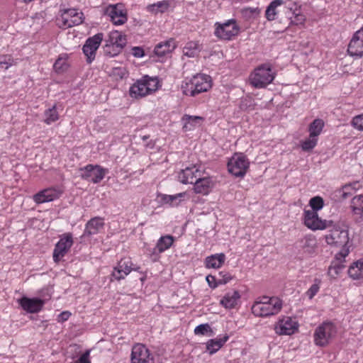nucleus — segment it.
I'll return each mask as SVG.
<instances>
[{
    "label": "nucleus",
    "mask_w": 363,
    "mask_h": 363,
    "mask_svg": "<svg viewBox=\"0 0 363 363\" xmlns=\"http://www.w3.org/2000/svg\"><path fill=\"white\" fill-rule=\"evenodd\" d=\"M283 301L277 296H264L258 298L252 306V313L257 317L276 315L281 311Z\"/></svg>",
    "instance_id": "nucleus-1"
},
{
    "label": "nucleus",
    "mask_w": 363,
    "mask_h": 363,
    "mask_svg": "<svg viewBox=\"0 0 363 363\" xmlns=\"http://www.w3.org/2000/svg\"><path fill=\"white\" fill-rule=\"evenodd\" d=\"M212 87V79L209 75L197 74L186 78L182 83L181 90L184 95L195 96L208 91Z\"/></svg>",
    "instance_id": "nucleus-2"
},
{
    "label": "nucleus",
    "mask_w": 363,
    "mask_h": 363,
    "mask_svg": "<svg viewBox=\"0 0 363 363\" xmlns=\"http://www.w3.org/2000/svg\"><path fill=\"white\" fill-rule=\"evenodd\" d=\"M337 333L336 325L332 321H325L320 324L313 333L315 345L325 347L335 337Z\"/></svg>",
    "instance_id": "nucleus-3"
},
{
    "label": "nucleus",
    "mask_w": 363,
    "mask_h": 363,
    "mask_svg": "<svg viewBox=\"0 0 363 363\" xmlns=\"http://www.w3.org/2000/svg\"><path fill=\"white\" fill-rule=\"evenodd\" d=\"M274 77L275 74L271 67L268 65H262L251 73L249 80L253 87L262 89L271 84Z\"/></svg>",
    "instance_id": "nucleus-4"
},
{
    "label": "nucleus",
    "mask_w": 363,
    "mask_h": 363,
    "mask_svg": "<svg viewBox=\"0 0 363 363\" xmlns=\"http://www.w3.org/2000/svg\"><path fill=\"white\" fill-rule=\"evenodd\" d=\"M214 35L220 40H230L240 33V28L235 19L223 23L216 22L214 25Z\"/></svg>",
    "instance_id": "nucleus-5"
},
{
    "label": "nucleus",
    "mask_w": 363,
    "mask_h": 363,
    "mask_svg": "<svg viewBox=\"0 0 363 363\" xmlns=\"http://www.w3.org/2000/svg\"><path fill=\"white\" fill-rule=\"evenodd\" d=\"M303 223L313 231L323 230L332 226L331 220H323L318 216V212L315 211L304 210L303 213Z\"/></svg>",
    "instance_id": "nucleus-6"
},
{
    "label": "nucleus",
    "mask_w": 363,
    "mask_h": 363,
    "mask_svg": "<svg viewBox=\"0 0 363 363\" xmlns=\"http://www.w3.org/2000/svg\"><path fill=\"white\" fill-rule=\"evenodd\" d=\"M250 162L242 153H235L228 162L230 173L235 177H243L249 168Z\"/></svg>",
    "instance_id": "nucleus-7"
},
{
    "label": "nucleus",
    "mask_w": 363,
    "mask_h": 363,
    "mask_svg": "<svg viewBox=\"0 0 363 363\" xmlns=\"http://www.w3.org/2000/svg\"><path fill=\"white\" fill-rule=\"evenodd\" d=\"M299 324L295 317L281 316L274 325V331L279 335H291L298 330Z\"/></svg>",
    "instance_id": "nucleus-8"
},
{
    "label": "nucleus",
    "mask_w": 363,
    "mask_h": 363,
    "mask_svg": "<svg viewBox=\"0 0 363 363\" xmlns=\"http://www.w3.org/2000/svg\"><path fill=\"white\" fill-rule=\"evenodd\" d=\"M80 177L82 179L98 184L101 182L105 175L108 172L107 169L103 168L100 165L87 164L86 166L80 168Z\"/></svg>",
    "instance_id": "nucleus-9"
},
{
    "label": "nucleus",
    "mask_w": 363,
    "mask_h": 363,
    "mask_svg": "<svg viewBox=\"0 0 363 363\" xmlns=\"http://www.w3.org/2000/svg\"><path fill=\"white\" fill-rule=\"evenodd\" d=\"M162 86L157 77L145 75L138 80V96H145L155 93Z\"/></svg>",
    "instance_id": "nucleus-10"
},
{
    "label": "nucleus",
    "mask_w": 363,
    "mask_h": 363,
    "mask_svg": "<svg viewBox=\"0 0 363 363\" xmlns=\"http://www.w3.org/2000/svg\"><path fill=\"white\" fill-rule=\"evenodd\" d=\"M325 242L330 245L340 247L347 245L349 235L347 230L338 225H335L325 235Z\"/></svg>",
    "instance_id": "nucleus-11"
},
{
    "label": "nucleus",
    "mask_w": 363,
    "mask_h": 363,
    "mask_svg": "<svg viewBox=\"0 0 363 363\" xmlns=\"http://www.w3.org/2000/svg\"><path fill=\"white\" fill-rule=\"evenodd\" d=\"M73 239L71 233H65L55 246L52 258L55 263H58L69 251L73 245Z\"/></svg>",
    "instance_id": "nucleus-12"
},
{
    "label": "nucleus",
    "mask_w": 363,
    "mask_h": 363,
    "mask_svg": "<svg viewBox=\"0 0 363 363\" xmlns=\"http://www.w3.org/2000/svg\"><path fill=\"white\" fill-rule=\"evenodd\" d=\"M204 172L201 165L194 164L182 169L178 174V179L184 184H194L201 177H203Z\"/></svg>",
    "instance_id": "nucleus-13"
},
{
    "label": "nucleus",
    "mask_w": 363,
    "mask_h": 363,
    "mask_svg": "<svg viewBox=\"0 0 363 363\" xmlns=\"http://www.w3.org/2000/svg\"><path fill=\"white\" fill-rule=\"evenodd\" d=\"M104 14L116 26L123 25L127 21V12L121 4H111L105 9Z\"/></svg>",
    "instance_id": "nucleus-14"
},
{
    "label": "nucleus",
    "mask_w": 363,
    "mask_h": 363,
    "mask_svg": "<svg viewBox=\"0 0 363 363\" xmlns=\"http://www.w3.org/2000/svg\"><path fill=\"white\" fill-rule=\"evenodd\" d=\"M83 13L74 9L65 10L58 19L60 27L67 28L81 24Z\"/></svg>",
    "instance_id": "nucleus-15"
},
{
    "label": "nucleus",
    "mask_w": 363,
    "mask_h": 363,
    "mask_svg": "<svg viewBox=\"0 0 363 363\" xmlns=\"http://www.w3.org/2000/svg\"><path fill=\"white\" fill-rule=\"evenodd\" d=\"M103 40V33H97L89 38L83 45L82 50L86 57V62L90 64L96 57V52Z\"/></svg>",
    "instance_id": "nucleus-16"
},
{
    "label": "nucleus",
    "mask_w": 363,
    "mask_h": 363,
    "mask_svg": "<svg viewBox=\"0 0 363 363\" xmlns=\"http://www.w3.org/2000/svg\"><path fill=\"white\" fill-rule=\"evenodd\" d=\"M347 52L350 56L357 58L363 56V26L352 35L348 45Z\"/></svg>",
    "instance_id": "nucleus-17"
},
{
    "label": "nucleus",
    "mask_w": 363,
    "mask_h": 363,
    "mask_svg": "<svg viewBox=\"0 0 363 363\" xmlns=\"http://www.w3.org/2000/svg\"><path fill=\"white\" fill-rule=\"evenodd\" d=\"M62 192V190L58 187L48 188L35 194L33 199L36 203H43L58 199Z\"/></svg>",
    "instance_id": "nucleus-18"
},
{
    "label": "nucleus",
    "mask_w": 363,
    "mask_h": 363,
    "mask_svg": "<svg viewBox=\"0 0 363 363\" xmlns=\"http://www.w3.org/2000/svg\"><path fill=\"white\" fill-rule=\"evenodd\" d=\"M21 308L29 313H36L40 311L45 304V301L39 298H28L23 296L18 300Z\"/></svg>",
    "instance_id": "nucleus-19"
},
{
    "label": "nucleus",
    "mask_w": 363,
    "mask_h": 363,
    "mask_svg": "<svg viewBox=\"0 0 363 363\" xmlns=\"http://www.w3.org/2000/svg\"><path fill=\"white\" fill-rule=\"evenodd\" d=\"M215 186L213 177L206 172L194 184V191L196 194L208 195Z\"/></svg>",
    "instance_id": "nucleus-20"
},
{
    "label": "nucleus",
    "mask_w": 363,
    "mask_h": 363,
    "mask_svg": "<svg viewBox=\"0 0 363 363\" xmlns=\"http://www.w3.org/2000/svg\"><path fill=\"white\" fill-rule=\"evenodd\" d=\"M106 42V51L108 52V49L111 47L113 51V55H116L125 45L126 39L120 32L114 30L110 33L108 39Z\"/></svg>",
    "instance_id": "nucleus-21"
},
{
    "label": "nucleus",
    "mask_w": 363,
    "mask_h": 363,
    "mask_svg": "<svg viewBox=\"0 0 363 363\" xmlns=\"http://www.w3.org/2000/svg\"><path fill=\"white\" fill-rule=\"evenodd\" d=\"M286 14L291 20V23L295 25H301L305 21V16L301 13V6L296 2L288 1L285 4Z\"/></svg>",
    "instance_id": "nucleus-22"
},
{
    "label": "nucleus",
    "mask_w": 363,
    "mask_h": 363,
    "mask_svg": "<svg viewBox=\"0 0 363 363\" xmlns=\"http://www.w3.org/2000/svg\"><path fill=\"white\" fill-rule=\"evenodd\" d=\"M160 203L162 205H168L169 206H177L182 201L189 199V194L186 192H182L174 195H167L160 194L157 196Z\"/></svg>",
    "instance_id": "nucleus-23"
},
{
    "label": "nucleus",
    "mask_w": 363,
    "mask_h": 363,
    "mask_svg": "<svg viewBox=\"0 0 363 363\" xmlns=\"http://www.w3.org/2000/svg\"><path fill=\"white\" fill-rule=\"evenodd\" d=\"M241 295L237 290L227 292L220 300V305L225 309L235 308L240 304Z\"/></svg>",
    "instance_id": "nucleus-24"
},
{
    "label": "nucleus",
    "mask_w": 363,
    "mask_h": 363,
    "mask_svg": "<svg viewBox=\"0 0 363 363\" xmlns=\"http://www.w3.org/2000/svg\"><path fill=\"white\" fill-rule=\"evenodd\" d=\"M104 219L101 217H94L90 219L85 225L83 236L89 237L93 235H96L103 230L104 228Z\"/></svg>",
    "instance_id": "nucleus-25"
},
{
    "label": "nucleus",
    "mask_w": 363,
    "mask_h": 363,
    "mask_svg": "<svg viewBox=\"0 0 363 363\" xmlns=\"http://www.w3.org/2000/svg\"><path fill=\"white\" fill-rule=\"evenodd\" d=\"M350 208L354 219L358 222L363 221V195L354 196L350 202Z\"/></svg>",
    "instance_id": "nucleus-26"
},
{
    "label": "nucleus",
    "mask_w": 363,
    "mask_h": 363,
    "mask_svg": "<svg viewBox=\"0 0 363 363\" xmlns=\"http://www.w3.org/2000/svg\"><path fill=\"white\" fill-rule=\"evenodd\" d=\"M174 7V0H164L147 6V10L153 13H164L169 8Z\"/></svg>",
    "instance_id": "nucleus-27"
},
{
    "label": "nucleus",
    "mask_w": 363,
    "mask_h": 363,
    "mask_svg": "<svg viewBox=\"0 0 363 363\" xmlns=\"http://www.w3.org/2000/svg\"><path fill=\"white\" fill-rule=\"evenodd\" d=\"M175 48V41L173 39H169L157 44L155 48L154 52L156 55L163 57L173 51Z\"/></svg>",
    "instance_id": "nucleus-28"
},
{
    "label": "nucleus",
    "mask_w": 363,
    "mask_h": 363,
    "mask_svg": "<svg viewBox=\"0 0 363 363\" xmlns=\"http://www.w3.org/2000/svg\"><path fill=\"white\" fill-rule=\"evenodd\" d=\"M203 121V118L201 116L186 114L182 118L183 129L184 131L191 130L196 127L199 126Z\"/></svg>",
    "instance_id": "nucleus-29"
},
{
    "label": "nucleus",
    "mask_w": 363,
    "mask_h": 363,
    "mask_svg": "<svg viewBox=\"0 0 363 363\" xmlns=\"http://www.w3.org/2000/svg\"><path fill=\"white\" fill-rule=\"evenodd\" d=\"M175 240L174 237L169 235L160 237L157 240L155 252L157 254L163 253L172 246Z\"/></svg>",
    "instance_id": "nucleus-30"
},
{
    "label": "nucleus",
    "mask_w": 363,
    "mask_h": 363,
    "mask_svg": "<svg viewBox=\"0 0 363 363\" xmlns=\"http://www.w3.org/2000/svg\"><path fill=\"white\" fill-rule=\"evenodd\" d=\"M225 255L223 253H217L208 256L205 259V264L208 269H218L224 263Z\"/></svg>",
    "instance_id": "nucleus-31"
},
{
    "label": "nucleus",
    "mask_w": 363,
    "mask_h": 363,
    "mask_svg": "<svg viewBox=\"0 0 363 363\" xmlns=\"http://www.w3.org/2000/svg\"><path fill=\"white\" fill-rule=\"evenodd\" d=\"M229 336L225 335L221 337L209 340L206 343V350L209 354H213L218 351L228 341Z\"/></svg>",
    "instance_id": "nucleus-32"
},
{
    "label": "nucleus",
    "mask_w": 363,
    "mask_h": 363,
    "mask_svg": "<svg viewBox=\"0 0 363 363\" xmlns=\"http://www.w3.org/2000/svg\"><path fill=\"white\" fill-rule=\"evenodd\" d=\"M348 275L354 280L363 279V259L353 262L348 269Z\"/></svg>",
    "instance_id": "nucleus-33"
},
{
    "label": "nucleus",
    "mask_w": 363,
    "mask_h": 363,
    "mask_svg": "<svg viewBox=\"0 0 363 363\" xmlns=\"http://www.w3.org/2000/svg\"><path fill=\"white\" fill-rule=\"evenodd\" d=\"M138 363H155L152 354L144 345L138 344Z\"/></svg>",
    "instance_id": "nucleus-34"
},
{
    "label": "nucleus",
    "mask_w": 363,
    "mask_h": 363,
    "mask_svg": "<svg viewBox=\"0 0 363 363\" xmlns=\"http://www.w3.org/2000/svg\"><path fill=\"white\" fill-rule=\"evenodd\" d=\"M201 49V46L198 42L190 41L184 47L183 54L188 57H194L199 55Z\"/></svg>",
    "instance_id": "nucleus-35"
},
{
    "label": "nucleus",
    "mask_w": 363,
    "mask_h": 363,
    "mask_svg": "<svg viewBox=\"0 0 363 363\" xmlns=\"http://www.w3.org/2000/svg\"><path fill=\"white\" fill-rule=\"evenodd\" d=\"M284 4L282 0H274L267 6L265 16L267 20L274 21L276 19L278 13V7L281 6Z\"/></svg>",
    "instance_id": "nucleus-36"
},
{
    "label": "nucleus",
    "mask_w": 363,
    "mask_h": 363,
    "mask_svg": "<svg viewBox=\"0 0 363 363\" xmlns=\"http://www.w3.org/2000/svg\"><path fill=\"white\" fill-rule=\"evenodd\" d=\"M345 269V265L340 261L333 260L328 270V275L333 279H337Z\"/></svg>",
    "instance_id": "nucleus-37"
},
{
    "label": "nucleus",
    "mask_w": 363,
    "mask_h": 363,
    "mask_svg": "<svg viewBox=\"0 0 363 363\" xmlns=\"http://www.w3.org/2000/svg\"><path fill=\"white\" fill-rule=\"evenodd\" d=\"M324 127V123L321 119L314 120L309 125L308 131L311 136L318 138V135L321 133Z\"/></svg>",
    "instance_id": "nucleus-38"
},
{
    "label": "nucleus",
    "mask_w": 363,
    "mask_h": 363,
    "mask_svg": "<svg viewBox=\"0 0 363 363\" xmlns=\"http://www.w3.org/2000/svg\"><path fill=\"white\" fill-rule=\"evenodd\" d=\"M301 247L308 252H312L316 247V240L312 235L305 236L301 240Z\"/></svg>",
    "instance_id": "nucleus-39"
},
{
    "label": "nucleus",
    "mask_w": 363,
    "mask_h": 363,
    "mask_svg": "<svg viewBox=\"0 0 363 363\" xmlns=\"http://www.w3.org/2000/svg\"><path fill=\"white\" fill-rule=\"evenodd\" d=\"M44 115L45 117L44 122L48 125L55 122L59 118V114L55 105H54L52 108L47 109L45 111Z\"/></svg>",
    "instance_id": "nucleus-40"
},
{
    "label": "nucleus",
    "mask_w": 363,
    "mask_h": 363,
    "mask_svg": "<svg viewBox=\"0 0 363 363\" xmlns=\"http://www.w3.org/2000/svg\"><path fill=\"white\" fill-rule=\"evenodd\" d=\"M206 279L208 286L211 289H216L219 285L225 284L228 282H229L232 279V277L230 275H227V278L225 280H217L214 276L208 275Z\"/></svg>",
    "instance_id": "nucleus-41"
},
{
    "label": "nucleus",
    "mask_w": 363,
    "mask_h": 363,
    "mask_svg": "<svg viewBox=\"0 0 363 363\" xmlns=\"http://www.w3.org/2000/svg\"><path fill=\"white\" fill-rule=\"evenodd\" d=\"M361 185L358 182L345 185L342 189V197L347 198L352 192L356 191L360 188Z\"/></svg>",
    "instance_id": "nucleus-42"
},
{
    "label": "nucleus",
    "mask_w": 363,
    "mask_h": 363,
    "mask_svg": "<svg viewBox=\"0 0 363 363\" xmlns=\"http://www.w3.org/2000/svg\"><path fill=\"white\" fill-rule=\"evenodd\" d=\"M321 284V280L319 279H315L314 283L305 293V296L308 299L311 300L319 291Z\"/></svg>",
    "instance_id": "nucleus-43"
},
{
    "label": "nucleus",
    "mask_w": 363,
    "mask_h": 363,
    "mask_svg": "<svg viewBox=\"0 0 363 363\" xmlns=\"http://www.w3.org/2000/svg\"><path fill=\"white\" fill-rule=\"evenodd\" d=\"M194 332L196 335L211 336L213 335L212 329L208 323L199 325L194 328Z\"/></svg>",
    "instance_id": "nucleus-44"
},
{
    "label": "nucleus",
    "mask_w": 363,
    "mask_h": 363,
    "mask_svg": "<svg viewBox=\"0 0 363 363\" xmlns=\"http://www.w3.org/2000/svg\"><path fill=\"white\" fill-rule=\"evenodd\" d=\"M309 206L311 209H309L308 211H315V212H318L324 206L323 199L320 196L313 197L309 201Z\"/></svg>",
    "instance_id": "nucleus-45"
},
{
    "label": "nucleus",
    "mask_w": 363,
    "mask_h": 363,
    "mask_svg": "<svg viewBox=\"0 0 363 363\" xmlns=\"http://www.w3.org/2000/svg\"><path fill=\"white\" fill-rule=\"evenodd\" d=\"M15 60L11 55H0V67L8 69L10 67L15 65Z\"/></svg>",
    "instance_id": "nucleus-46"
},
{
    "label": "nucleus",
    "mask_w": 363,
    "mask_h": 363,
    "mask_svg": "<svg viewBox=\"0 0 363 363\" xmlns=\"http://www.w3.org/2000/svg\"><path fill=\"white\" fill-rule=\"evenodd\" d=\"M318 143V138L309 135L308 138L301 142V146L303 150L308 151L313 149Z\"/></svg>",
    "instance_id": "nucleus-47"
},
{
    "label": "nucleus",
    "mask_w": 363,
    "mask_h": 363,
    "mask_svg": "<svg viewBox=\"0 0 363 363\" xmlns=\"http://www.w3.org/2000/svg\"><path fill=\"white\" fill-rule=\"evenodd\" d=\"M68 67L67 58L62 57H59L53 65L57 72H63L67 69Z\"/></svg>",
    "instance_id": "nucleus-48"
},
{
    "label": "nucleus",
    "mask_w": 363,
    "mask_h": 363,
    "mask_svg": "<svg viewBox=\"0 0 363 363\" xmlns=\"http://www.w3.org/2000/svg\"><path fill=\"white\" fill-rule=\"evenodd\" d=\"M340 247H342V248L337 253H336L335 260L340 261L341 263H343L345 257L349 255L350 249L347 245H341Z\"/></svg>",
    "instance_id": "nucleus-49"
},
{
    "label": "nucleus",
    "mask_w": 363,
    "mask_h": 363,
    "mask_svg": "<svg viewBox=\"0 0 363 363\" xmlns=\"http://www.w3.org/2000/svg\"><path fill=\"white\" fill-rule=\"evenodd\" d=\"M352 125L355 129L362 131L363 130V114H360V115L354 116L352 118Z\"/></svg>",
    "instance_id": "nucleus-50"
},
{
    "label": "nucleus",
    "mask_w": 363,
    "mask_h": 363,
    "mask_svg": "<svg viewBox=\"0 0 363 363\" xmlns=\"http://www.w3.org/2000/svg\"><path fill=\"white\" fill-rule=\"evenodd\" d=\"M118 265V269H122L123 272L125 273V275H128L132 270L130 262L127 259H121Z\"/></svg>",
    "instance_id": "nucleus-51"
},
{
    "label": "nucleus",
    "mask_w": 363,
    "mask_h": 363,
    "mask_svg": "<svg viewBox=\"0 0 363 363\" xmlns=\"http://www.w3.org/2000/svg\"><path fill=\"white\" fill-rule=\"evenodd\" d=\"M111 275L116 280H121L126 276L122 269H118V265L114 268Z\"/></svg>",
    "instance_id": "nucleus-52"
},
{
    "label": "nucleus",
    "mask_w": 363,
    "mask_h": 363,
    "mask_svg": "<svg viewBox=\"0 0 363 363\" xmlns=\"http://www.w3.org/2000/svg\"><path fill=\"white\" fill-rule=\"evenodd\" d=\"M90 350H86L75 363H91L89 359Z\"/></svg>",
    "instance_id": "nucleus-53"
},
{
    "label": "nucleus",
    "mask_w": 363,
    "mask_h": 363,
    "mask_svg": "<svg viewBox=\"0 0 363 363\" xmlns=\"http://www.w3.org/2000/svg\"><path fill=\"white\" fill-rule=\"evenodd\" d=\"M257 9H252V8H244L242 10V13L245 16H250L255 13H257Z\"/></svg>",
    "instance_id": "nucleus-54"
},
{
    "label": "nucleus",
    "mask_w": 363,
    "mask_h": 363,
    "mask_svg": "<svg viewBox=\"0 0 363 363\" xmlns=\"http://www.w3.org/2000/svg\"><path fill=\"white\" fill-rule=\"evenodd\" d=\"M71 315V313L69 311H63L58 315V322H64L66 321L69 316Z\"/></svg>",
    "instance_id": "nucleus-55"
},
{
    "label": "nucleus",
    "mask_w": 363,
    "mask_h": 363,
    "mask_svg": "<svg viewBox=\"0 0 363 363\" xmlns=\"http://www.w3.org/2000/svg\"><path fill=\"white\" fill-rule=\"evenodd\" d=\"M136 348V345H134L132 347L131 352V362L136 363V352H135V349Z\"/></svg>",
    "instance_id": "nucleus-56"
},
{
    "label": "nucleus",
    "mask_w": 363,
    "mask_h": 363,
    "mask_svg": "<svg viewBox=\"0 0 363 363\" xmlns=\"http://www.w3.org/2000/svg\"><path fill=\"white\" fill-rule=\"evenodd\" d=\"M147 54L145 52V50L140 48L138 47V57H143L146 56Z\"/></svg>",
    "instance_id": "nucleus-57"
},
{
    "label": "nucleus",
    "mask_w": 363,
    "mask_h": 363,
    "mask_svg": "<svg viewBox=\"0 0 363 363\" xmlns=\"http://www.w3.org/2000/svg\"><path fill=\"white\" fill-rule=\"evenodd\" d=\"M136 88V83H134L131 86H130V95L132 96V97H136V91L135 90V89Z\"/></svg>",
    "instance_id": "nucleus-58"
},
{
    "label": "nucleus",
    "mask_w": 363,
    "mask_h": 363,
    "mask_svg": "<svg viewBox=\"0 0 363 363\" xmlns=\"http://www.w3.org/2000/svg\"><path fill=\"white\" fill-rule=\"evenodd\" d=\"M220 275L222 276V279H220L219 280H225L227 278V275H230V274L227 272H220Z\"/></svg>",
    "instance_id": "nucleus-59"
},
{
    "label": "nucleus",
    "mask_w": 363,
    "mask_h": 363,
    "mask_svg": "<svg viewBox=\"0 0 363 363\" xmlns=\"http://www.w3.org/2000/svg\"><path fill=\"white\" fill-rule=\"evenodd\" d=\"M132 53L134 56H136V47L132 48Z\"/></svg>",
    "instance_id": "nucleus-60"
},
{
    "label": "nucleus",
    "mask_w": 363,
    "mask_h": 363,
    "mask_svg": "<svg viewBox=\"0 0 363 363\" xmlns=\"http://www.w3.org/2000/svg\"><path fill=\"white\" fill-rule=\"evenodd\" d=\"M148 138L149 137H147V136H145V137H143V139H146V138Z\"/></svg>",
    "instance_id": "nucleus-61"
}]
</instances>
